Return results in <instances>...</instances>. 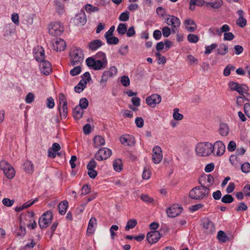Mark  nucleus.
<instances>
[{"label": "nucleus", "mask_w": 250, "mask_h": 250, "mask_svg": "<svg viewBox=\"0 0 250 250\" xmlns=\"http://www.w3.org/2000/svg\"><path fill=\"white\" fill-rule=\"evenodd\" d=\"M199 183L201 185L200 186L195 187L189 191V196L190 198L194 200H202L208 196L209 188L202 185L200 181Z\"/></svg>", "instance_id": "nucleus-1"}, {"label": "nucleus", "mask_w": 250, "mask_h": 250, "mask_svg": "<svg viewBox=\"0 0 250 250\" xmlns=\"http://www.w3.org/2000/svg\"><path fill=\"white\" fill-rule=\"evenodd\" d=\"M195 151L197 154L200 156H207L213 152V145L208 142L200 143L196 146Z\"/></svg>", "instance_id": "nucleus-2"}, {"label": "nucleus", "mask_w": 250, "mask_h": 250, "mask_svg": "<svg viewBox=\"0 0 250 250\" xmlns=\"http://www.w3.org/2000/svg\"><path fill=\"white\" fill-rule=\"evenodd\" d=\"M70 58L72 65H81L84 59L83 50L80 48H75L70 53Z\"/></svg>", "instance_id": "nucleus-3"}, {"label": "nucleus", "mask_w": 250, "mask_h": 250, "mask_svg": "<svg viewBox=\"0 0 250 250\" xmlns=\"http://www.w3.org/2000/svg\"><path fill=\"white\" fill-rule=\"evenodd\" d=\"M0 168L3 170L7 178L11 179L15 176V171L14 168L7 162L1 161L0 162Z\"/></svg>", "instance_id": "nucleus-4"}, {"label": "nucleus", "mask_w": 250, "mask_h": 250, "mask_svg": "<svg viewBox=\"0 0 250 250\" xmlns=\"http://www.w3.org/2000/svg\"><path fill=\"white\" fill-rule=\"evenodd\" d=\"M48 30L52 36H60L63 32V26L59 21L52 22L49 25Z\"/></svg>", "instance_id": "nucleus-5"}, {"label": "nucleus", "mask_w": 250, "mask_h": 250, "mask_svg": "<svg viewBox=\"0 0 250 250\" xmlns=\"http://www.w3.org/2000/svg\"><path fill=\"white\" fill-rule=\"evenodd\" d=\"M53 218L52 213L50 211L44 212L39 219V225L41 229L46 228L51 223Z\"/></svg>", "instance_id": "nucleus-6"}, {"label": "nucleus", "mask_w": 250, "mask_h": 250, "mask_svg": "<svg viewBox=\"0 0 250 250\" xmlns=\"http://www.w3.org/2000/svg\"><path fill=\"white\" fill-rule=\"evenodd\" d=\"M86 65L94 70H100L104 68L107 64H104V62H100L99 60L93 58L92 57H88L85 61Z\"/></svg>", "instance_id": "nucleus-7"}, {"label": "nucleus", "mask_w": 250, "mask_h": 250, "mask_svg": "<svg viewBox=\"0 0 250 250\" xmlns=\"http://www.w3.org/2000/svg\"><path fill=\"white\" fill-rule=\"evenodd\" d=\"M111 150L106 147L100 148L95 155V158L98 161H102L108 159L111 155Z\"/></svg>", "instance_id": "nucleus-8"}, {"label": "nucleus", "mask_w": 250, "mask_h": 250, "mask_svg": "<svg viewBox=\"0 0 250 250\" xmlns=\"http://www.w3.org/2000/svg\"><path fill=\"white\" fill-rule=\"evenodd\" d=\"M183 208L178 204H174L168 208L166 213L169 217L174 218L178 216L182 211Z\"/></svg>", "instance_id": "nucleus-9"}, {"label": "nucleus", "mask_w": 250, "mask_h": 250, "mask_svg": "<svg viewBox=\"0 0 250 250\" xmlns=\"http://www.w3.org/2000/svg\"><path fill=\"white\" fill-rule=\"evenodd\" d=\"M161 97L157 94H154L147 97L146 99V104L151 107H154L161 102Z\"/></svg>", "instance_id": "nucleus-10"}, {"label": "nucleus", "mask_w": 250, "mask_h": 250, "mask_svg": "<svg viewBox=\"0 0 250 250\" xmlns=\"http://www.w3.org/2000/svg\"><path fill=\"white\" fill-rule=\"evenodd\" d=\"M165 21L167 25H170L174 28H177L181 24L179 19L173 15H168L167 17L165 18Z\"/></svg>", "instance_id": "nucleus-11"}, {"label": "nucleus", "mask_w": 250, "mask_h": 250, "mask_svg": "<svg viewBox=\"0 0 250 250\" xmlns=\"http://www.w3.org/2000/svg\"><path fill=\"white\" fill-rule=\"evenodd\" d=\"M161 237L159 231L154 230L148 232L146 235V239L149 244H153L157 242Z\"/></svg>", "instance_id": "nucleus-12"}, {"label": "nucleus", "mask_w": 250, "mask_h": 250, "mask_svg": "<svg viewBox=\"0 0 250 250\" xmlns=\"http://www.w3.org/2000/svg\"><path fill=\"white\" fill-rule=\"evenodd\" d=\"M40 62V69L41 72L46 75H49L52 71L51 63L45 60Z\"/></svg>", "instance_id": "nucleus-13"}, {"label": "nucleus", "mask_w": 250, "mask_h": 250, "mask_svg": "<svg viewBox=\"0 0 250 250\" xmlns=\"http://www.w3.org/2000/svg\"><path fill=\"white\" fill-rule=\"evenodd\" d=\"M35 59L38 62L43 61L45 58L44 51L42 46H37L33 50Z\"/></svg>", "instance_id": "nucleus-14"}, {"label": "nucleus", "mask_w": 250, "mask_h": 250, "mask_svg": "<svg viewBox=\"0 0 250 250\" xmlns=\"http://www.w3.org/2000/svg\"><path fill=\"white\" fill-rule=\"evenodd\" d=\"M213 151L217 150L216 155L218 156H222L225 151L226 147L222 141H217L213 146Z\"/></svg>", "instance_id": "nucleus-15"}, {"label": "nucleus", "mask_w": 250, "mask_h": 250, "mask_svg": "<svg viewBox=\"0 0 250 250\" xmlns=\"http://www.w3.org/2000/svg\"><path fill=\"white\" fill-rule=\"evenodd\" d=\"M75 23L78 25H83L86 22V17L83 10H81L80 13L77 14L74 18Z\"/></svg>", "instance_id": "nucleus-16"}, {"label": "nucleus", "mask_w": 250, "mask_h": 250, "mask_svg": "<svg viewBox=\"0 0 250 250\" xmlns=\"http://www.w3.org/2000/svg\"><path fill=\"white\" fill-rule=\"evenodd\" d=\"M53 48L57 51H63L66 46V43L64 40L57 39L55 42L53 44Z\"/></svg>", "instance_id": "nucleus-17"}, {"label": "nucleus", "mask_w": 250, "mask_h": 250, "mask_svg": "<svg viewBox=\"0 0 250 250\" xmlns=\"http://www.w3.org/2000/svg\"><path fill=\"white\" fill-rule=\"evenodd\" d=\"M104 44L100 40H94L88 43L87 47L91 51H95Z\"/></svg>", "instance_id": "nucleus-18"}, {"label": "nucleus", "mask_w": 250, "mask_h": 250, "mask_svg": "<svg viewBox=\"0 0 250 250\" xmlns=\"http://www.w3.org/2000/svg\"><path fill=\"white\" fill-rule=\"evenodd\" d=\"M203 227L206 229V232L208 233H212L215 229L213 223L208 219L205 220L203 222Z\"/></svg>", "instance_id": "nucleus-19"}, {"label": "nucleus", "mask_w": 250, "mask_h": 250, "mask_svg": "<svg viewBox=\"0 0 250 250\" xmlns=\"http://www.w3.org/2000/svg\"><path fill=\"white\" fill-rule=\"evenodd\" d=\"M186 25V28L190 32H194L197 28V25L195 22L191 19L186 20L185 21Z\"/></svg>", "instance_id": "nucleus-20"}, {"label": "nucleus", "mask_w": 250, "mask_h": 250, "mask_svg": "<svg viewBox=\"0 0 250 250\" xmlns=\"http://www.w3.org/2000/svg\"><path fill=\"white\" fill-rule=\"evenodd\" d=\"M87 81L84 79H82L79 83L74 87V90L76 93H80L86 87Z\"/></svg>", "instance_id": "nucleus-21"}, {"label": "nucleus", "mask_w": 250, "mask_h": 250, "mask_svg": "<svg viewBox=\"0 0 250 250\" xmlns=\"http://www.w3.org/2000/svg\"><path fill=\"white\" fill-rule=\"evenodd\" d=\"M219 133L222 136H227L229 131L228 125L226 124H221L219 128Z\"/></svg>", "instance_id": "nucleus-22"}, {"label": "nucleus", "mask_w": 250, "mask_h": 250, "mask_svg": "<svg viewBox=\"0 0 250 250\" xmlns=\"http://www.w3.org/2000/svg\"><path fill=\"white\" fill-rule=\"evenodd\" d=\"M58 109L59 110L61 119H62L63 118H66L68 113L67 104L62 105L61 106H58Z\"/></svg>", "instance_id": "nucleus-23"}, {"label": "nucleus", "mask_w": 250, "mask_h": 250, "mask_svg": "<svg viewBox=\"0 0 250 250\" xmlns=\"http://www.w3.org/2000/svg\"><path fill=\"white\" fill-rule=\"evenodd\" d=\"M223 5L222 0H215L213 2H206V6H210L212 9H218Z\"/></svg>", "instance_id": "nucleus-24"}, {"label": "nucleus", "mask_w": 250, "mask_h": 250, "mask_svg": "<svg viewBox=\"0 0 250 250\" xmlns=\"http://www.w3.org/2000/svg\"><path fill=\"white\" fill-rule=\"evenodd\" d=\"M83 109L80 107L79 106H76L73 109V117L76 120H79L81 119L83 114Z\"/></svg>", "instance_id": "nucleus-25"}, {"label": "nucleus", "mask_w": 250, "mask_h": 250, "mask_svg": "<svg viewBox=\"0 0 250 250\" xmlns=\"http://www.w3.org/2000/svg\"><path fill=\"white\" fill-rule=\"evenodd\" d=\"M94 146L97 148L101 146L104 145L105 144L104 139L101 136H96L93 139Z\"/></svg>", "instance_id": "nucleus-26"}, {"label": "nucleus", "mask_w": 250, "mask_h": 250, "mask_svg": "<svg viewBox=\"0 0 250 250\" xmlns=\"http://www.w3.org/2000/svg\"><path fill=\"white\" fill-rule=\"evenodd\" d=\"M67 207L68 202L67 201H63L61 202L58 205V208L60 214L61 215L65 214Z\"/></svg>", "instance_id": "nucleus-27"}, {"label": "nucleus", "mask_w": 250, "mask_h": 250, "mask_svg": "<svg viewBox=\"0 0 250 250\" xmlns=\"http://www.w3.org/2000/svg\"><path fill=\"white\" fill-rule=\"evenodd\" d=\"M97 224V220L95 217H91L89 221L87 232L88 233H93L94 231V225Z\"/></svg>", "instance_id": "nucleus-28"}, {"label": "nucleus", "mask_w": 250, "mask_h": 250, "mask_svg": "<svg viewBox=\"0 0 250 250\" xmlns=\"http://www.w3.org/2000/svg\"><path fill=\"white\" fill-rule=\"evenodd\" d=\"M216 51L217 54L222 56L225 55L228 52V45L225 43H221Z\"/></svg>", "instance_id": "nucleus-29"}, {"label": "nucleus", "mask_w": 250, "mask_h": 250, "mask_svg": "<svg viewBox=\"0 0 250 250\" xmlns=\"http://www.w3.org/2000/svg\"><path fill=\"white\" fill-rule=\"evenodd\" d=\"M66 1V0H57L56 2V9L57 13L59 14H62L63 13L64 10V5L62 3V2H64Z\"/></svg>", "instance_id": "nucleus-30"}, {"label": "nucleus", "mask_w": 250, "mask_h": 250, "mask_svg": "<svg viewBox=\"0 0 250 250\" xmlns=\"http://www.w3.org/2000/svg\"><path fill=\"white\" fill-rule=\"evenodd\" d=\"M217 238L221 243H226L229 241V237L227 236L224 231L219 230L217 233Z\"/></svg>", "instance_id": "nucleus-31"}, {"label": "nucleus", "mask_w": 250, "mask_h": 250, "mask_svg": "<svg viewBox=\"0 0 250 250\" xmlns=\"http://www.w3.org/2000/svg\"><path fill=\"white\" fill-rule=\"evenodd\" d=\"M95 58L100 59L101 62H104V64H107V60L104 53L102 52H98L95 55Z\"/></svg>", "instance_id": "nucleus-32"}, {"label": "nucleus", "mask_w": 250, "mask_h": 250, "mask_svg": "<svg viewBox=\"0 0 250 250\" xmlns=\"http://www.w3.org/2000/svg\"><path fill=\"white\" fill-rule=\"evenodd\" d=\"M137 224V221L136 219H130L128 220L125 227V230L126 231L129 230L131 229L135 228Z\"/></svg>", "instance_id": "nucleus-33"}, {"label": "nucleus", "mask_w": 250, "mask_h": 250, "mask_svg": "<svg viewBox=\"0 0 250 250\" xmlns=\"http://www.w3.org/2000/svg\"><path fill=\"white\" fill-rule=\"evenodd\" d=\"M123 165L122 160L120 159H118L115 160L113 163V167L115 170L116 171H120L123 168Z\"/></svg>", "instance_id": "nucleus-34"}, {"label": "nucleus", "mask_w": 250, "mask_h": 250, "mask_svg": "<svg viewBox=\"0 0 250 250\" xmlns=\"http://www.w3.org/2000/svg\"><path fill=\"white\" fill-rule=\"evenodd\" d=\"M249 90L248 87L246 84H239L237 91L238 92L241 96L244 97V93H247V92Z\"/></svg>", "instance_id": "nucleus-35"}, {"label": "nucleus", "mask_w": 250, "mask_h": 250, "mask_svg": "<svg viewBox=\"0 0 250 250\" xmlns=\"http://www.w3.org/2000/svg\"><path fill=\"white\" fill-rule=\"evenodd\" d=\"M235 67L232 64H228L224 69L223 75L225 76H228L230 75L231 71H234Z\"/></svg>", "instance_id": "nucleus-36"}, {"label": "nucleus", "mask_w": 250, "mask_h": 250, "mask_svg": "<svg viewBox=\"0 0 250 250\" xmlns=\"http://www.w3.org/2000/svg\"><path fill=\"white\" fill-rule=\"evenodd\" d=\"M85 9L88 13L96 12L99 10V8L98 7L94 6L90 4H87L85 5Z\"/></svg>", "instance_id": "nucleus-37"}, {"label": "nucleus", "mask_w": 250, "mask_h": 250, "mask_svg": "<svg viewBox=\"0 0 250 250\" xmlns=\"http://www.w3.org/2000/svg\"><path fill=\"white\" fill-rule=\"evenodd\" d=\"M107 43L108 44H117L119 41L118 38L116 37L109 36L105 37Z\"/></svg>", "instance_id": "nucleus-38"}, {"label": "nucleus", "mask_w": 250, "mask_h": 250, "mask_svg": "<svg viewBox=\"0 0 250 250\" xmlns=\"http://www.w3.org/2000/svg\"><path fill=\"white\" fill-rule=\"evenodd\" d=\"M234 200L233 197L230 194H226L221 198L222 202L225 204H230Z\"/></svg>", "instance_id": "nucleus-39"}, {"label": "nucleus", "mask_w": 250, "mask_h": 250, "mask_svg": "<svg viewBox=\"0 0 250 250\" xmlns=\"http://www.w3.org/2000/svg\"><path fill=\"white\" fill-rule=\"evenodd\" d=\"M127 30V26L125 23H120L117 27V31L119 34H125Z\"/></svg>", "instance_id": "nucleus-40"}, {"label": "nucleus", "mask_w": 250, "mask_h": 250, "mask_svg": "<svg viewBox=\"0 0 250 250\" xmlns=\"http://www.w3.org/2000/svg\"><path fill=\"white\" fill-rule=\"evenodd\" d=\"M25 170L28 173H31L33 171V165L30 161H26L23 164Z\"/></svg>", "instance_id": "nucleus-41"}, {"label": "nucleus", "mask_w": 250, "mask_h": 250, "mask_svg": "<svg viewBox=\"0 0 250 250\" xmlns=\"http://www.w3.org/2000/svg\"><path fill=\"white\" fill-rule=\"evenodd\" d=\"M179 109L175 108L173 109V117L176 120H181L183 119V115L179 113Z\"/></svg>", "instance_id": "nucleus-42"}, {"label": "nucleus", "mask_w": 250, "mask_h": 250, "mask_svg": "<svg viewBox=\"0 0 250 250\" xmlns=\"http://www.w3.org/2000/svg\"><path fill=\"white\" fill-rule=\"evenodd\" d=\"M130 137L129 136H121L120 138V140L121 143L124 145H126L128 146H131V145L130 144Z\"/></svg>", "instance_id": "nucleus-43"}, {"label": "nucleus", "mask_w": 250, "mask_h": 250, "mask_svg": "<svg viewBox=\"0 0 250 250\" xmlns=\"http://www.w3.org/2000/svg\"><path fill=\"white\" fill-rule=\"evenodd\" d=\"M88 101L85 98H83L80 99L79 103V107L82 109H86L88 106Z\"/></svg>", "instance_id": "nucleus-44"}, {"label": "nucleus", "mask_w": 250, "mask_h": 250, "mask_svg": "<svg viewBox=\"0 0 250 250\" xmlns=\"http://www.w3.org/2000/svg\"><path fill=\"white\" fill-rule=\"evenodd\" d=\"M187 39L189 42L192 43H196L199 40L198 36L196 35L193 34H189V35H188Z\"/></svg>", "instance_id": "nucleus-45"}, {"label": "nucleus", "mask_w": 250, "mask_h": 250, "mask_svg": "<svg viewBox=\"0 0 250 250\" xmlns=\"http://www.w3.org/2000/svg\"><path fill=\"white\" fill-rule=\"evenodd\" d=\"M129 18V13L126 11L121 14L119 19L120 21H126L128 20Z\"/></svg>", "instance_id": "nucleus-46"}, {"label": "nucleus", "mask_w": 250, "mask_h": 250, "mask_svg": "<svg viewBox=\"0 0 250 250\" xmlns=\"http://www.w3.org/2000/svg\"><path fill=\"white\" fill-rule=\"evenodd\" d=\"M59 105L58 106H62V105H65L67 104V100L63 93H60L59 94Z\"/></svg>", "instance_id": "nucleus-47"}, {"label": "nucleus", "mask_w": 250, "mask_h": 250, "mask_svg": "<svg viewBox=\"0 0 250 250\" xmlns=\"http://www.w3.org/2000/svg\"><path fill=\"white\" fill-rule=\"evenodd\" d=\"M77 66L73 68L70 71V74L73 76L79 74L81 72V67L80 65H77Z\"/></svg>", "instance_id": "nucleus-48"}, {"label": "nucleus", "mask_w": 250, "mask_h": 250, "mask_svg": "<svg viewBox=\"0 0 250 250\" xmlns=\"http://www.w3.org/2000/svg\"><path fill=\"white\" fill-rule=\"evenodd\" d=\"M241 170L245 173H248L250 171V164L246 162L243 164L241 167Z\"/></svg>", "instance_id": "nucleus-49"}, {"label": "nucleus", "mask_w": 250, "mask_h": 250, "mask_svg": "<svg viewBox=\"0 0 250 250\" xmlns=\"http://www.w3.org/2000/svg\"><path fill=\"white\" fill-rule=\"evenodd\" d=\"M247 20L244 17L239 18L236 21V24L241 28H243L246 25Z\"/></svg>", "instance_id": "nucleus-50"}, {"label": "nucleus", "mask_w": 250, "mask_h": 250, "mask_svg": "<svg viewBox=\"0 0 250 250\" xmlns=\"http://www.w3.org/2000/svg\"><path fill=\"white\" fill-rule=\"evenodd\" d=\"M121 83L125 87H127L130 84V80L128 76H123L121 79Z\"/></svg>", "instance_id": "nucleus-51"}, {"label": "nucleus", "mask_w": 250, "mask_h": 250, "mask_svg": "<svg viewBox=\"0 0 250 250\" xmlns=\"http://www.w3.org/2000/svg\"><path fill=\"white\" fill-rule=\"evenodd\" d=\"M46 106L50 109L53 108L55 106L54 100L52 97H49L46 99Z\"/></svg>", "instance_id": "nucleus-52"}, {"label": "nucleus", "mask_w": 250, "mask_h": 250, "mask_svg": "<svg viewBox=\"0 0 250 250\" xmlns=\"http://www.w3.org/2000/svg\"><path fill=\"white\" fill-rule=\"evenodd\" d=\"M217 46V44L216 43H213L209 46H207L205 48V54H209L211 53L212 51L215 49Z\"/></svg>", "instance_id": "nucleus-53"}, {"label": "nucleus", "mask_w": 250, "mask_h": 250, "mask_svg": "<svg viewBox=\"0 0 250 250\" xmlns=\"http://www.w3.org/2000/svg\"><path fill=\"white\" fill-rule=\"evenodd\" d=\"M150 177V171L148 167H145L142 174V178L144 179H148Z\"/></svg>", "instance_id": "nucleus-54"}, {"label": "nucleus", "mask_w": 250, "mask_h": 250, "mask_svg": "<svg viewBox=\"0 0 250 250\" xmlns=\"http://www.w3.org/2000/svg\"><path fill=\"white\" fill-rule=\"evenodd\" d=\"M162 32L164 37H168L171 34L170 29L167 26H165L162 29Z\"/></svg>", "instance_id": "nucleus-55"}, {"label": "nucleus", "mask_w": 250, "mask_h": 250, "mask_svg": "<svg viewBox=\"0 0 250 250\" xmlns=\"http://www.w3.org/2000/svg\"><path fill=\"white\" fill-rule=\"evenodd\" d=\"M97 165L95 161L92 159H91L87 165V169L88 170H91L94 169Z\"/></svg>", "instance_id": "nucleus-56"}, {"label": "nucleus", "mask_w": 250, "mask_h": 250, "mask_svg": "<svg viewBox=\"0 0 250 250\" xmlns=\"http://www.w3.org/2000/svg\"><path fill=\"white\" fill-rule=\"evenodd\" d=\"M2 202L4 206L6 207H11L14 204V200L5 198L2 200Z\"/></svg>", "instance_id": "nucleus-57"}, {"label": "nucleus", "mask_w": 250, "mask_h": 250, "mask_svg": "<svg viewBox=\"0 0 250 250\" xmlns=\"http://www.w3.org/2000/svg\"><path fill=\"white\" fill-rule=\"evenodd\" d=\"M135 122L138 127L141 128L144 126V121L142 117H137Z\"/></svg>", "instance_id": "nucleus-58"}, {"label": "nucleus", "mask_w": 250, "mask_h": 250, "mask_svg": "<svg viewBox=\"0 0 250 250\" xmlns=\"http://www.w3.org/2000/svg\"><path fill=\"white\" fill-rule=\"evenodd\" d=\"M35 96L32 93H29L25 97L26 103L30 104L34 100Z\"/></svg>", "instance_id": "nucleus-59"}, {"label": "nucleus", "mask_w": 250, "mask_h": 250, "mask_svg": "<svg viewBox=\"0 0 250 250\" xmlns=\"http://www.w3.org/2000/svg\"><path fill=\"white\" fill-rule=\"evenodd\" d=\"M234 38V36L231 32L225 33L224 34V40L225 41H231Z\"/></svg>", "instance_id": "nucleus-60"}, {"label": "nucleus", "mask_w": 250, "mask_h": 250, "mask_svg": "<svg viewBox=\"0 0 250 250\" xmlns=\"http://www.w3.org/2000/svg\"><path fill=\"white\" fill-rule=\"evenodd\" d=\"M248 209L247 205L244 202H241L239 203L238 206L236 208L237 211H245Z\"/></svg>", "instance_id": "nucleus-61"}, {"label": "nucleus", "mask_w": 250, "mask_h": 250, "mask_svg": "<svg viewBox=\"0 0 250 250\" xmlns=\"http://www.w3.org/2000/svg\"><path fill=\"white\" fill-rule=\"evenodd\" d=\"M229 87L230 88L231 90L236 91L238 89L239 84L234 82H229L228 83Z\"/></svg>", "instance_id": "nucleus-62"}, {"label": "nucleus", "mask_w": 250, "mask_h": 250, "mask_svg": "<svg viewBox=\"0 0 250 250\" xmlns=\"http://www.w3.org/2000/svg\"><path fill=\"white\" fill-rule=\"evenodd\" d=\"M244 110L245 114L250 119V103H246L244 104Z\"/></svg>", "instance_id": "nucleus-63"}, {"label": "nucleus", "mask_w": 250, "mask_h": 250, "mask_svg": "<svg viewBox=\"0 0 250 250\" xmlns=\"http://www.w3.org/2000/svg\"><path fill=\"white\" fill-rule=\"evenodd\" d=\"M236 145L235 142L233 141H231L229 143L228 150L230 152L233 151L236 149Z\"/></svg>", "instance_id": "nucleus-64"}]
</instances>
